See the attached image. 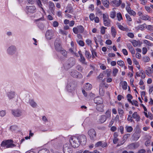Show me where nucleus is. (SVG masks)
<instances>
[{"mask_svg": "<svg viewBox=\"0 0 153 153\" xmlns=\"http://www.w3.org/2000/svg\"><path fill=\"white\" fill-rule=\"evenodd\" d=\"M89 18L91 20L93 21L95 18L94 15L93 13H91L89 15Z\"/></svg>", "mask_w": 153, "mask_h": 153, "instance_id": "6e6d98bb", "label": "nucleus"}, {"mask_svg": "<svg viewBox=\"0 0 153 153\" xmlns=\"http://www.w3.org/2000/svg\"><path fill=\"white\" fill-rule=\"evenodd\" d=\"M17 49L16 46L11 45L9 47L7 50V53L10 55H13L16 52Z\"/></svg>", "mask_w": 153, "mask_h": 153, "instance_id": "1a4fd4ad", "label": "nucleus"}, {"mask_svg": "<svg viewBox=\"0 0 153 153\" xmlns=\"http://www.w3.org/2000/svg\"><path fill=\"white\" fill-rule=\"evenodd\" d=\"M118 70L116 68H114L113 69V71L112 72V74L114 76H115L117 73H118Z\"/></svg>", "mask_w": 153, "mask_h": 153, "instance_id": "a19ab883", "label": "nucleus"}, {"mask_svg": "<svg viewBox=\"0 0 153 153\" xmlns=\"http://www.w3.org/2000/svg\"><path fill=\"white\" fill-rule=\"evenodd\" d=\"M118 111L119 113L121 115L120 116H122L124 113L123 110L121 108H119Z\"/></svg>", "mask_w": 153, "mask_h": 153, "instance_id": "338daca9", "label": "nucleus"}, {"mask_svg": "<svg viewBox=\"0 0 153 153\" xmlns=\"http://www.w3.org/2000/svg\"><path fill=\"white\" fill-rule=\"evenodd\" d=\"M53 26L54 27H56L58 26L59 23L57 21H55L53 22Z\"/></svg>", "mask_w": 153, "mask_h": 153, "instance_id": "69168bd1", "label": "nucleus"}, {"mask_svg": "<svg viewBox=\"0 0 153 153\" xmlns=\"http://www.w3.org/2000/svg\"><path fill=\"white\" fill-rule=\"evenodd\" d=\"M107 119L105 117V115H102L100 117V119H99V122L101 123H102L105 122Z\"/></svg>", "mask_w": 153, "mask_h": 153, "instance_id": "5701e85b", "label": "nucleus"}, {"mask_svg": "<svg viewBox=\"0 0 153 153\" xmlns=\"http://www.w3.org/2000/svg\"><path fill=\"white\" fill-rule=\"evenodd\" d=\"M82 93L85 97L89 99L93 98L95 96V94L91 92L87 93L84 89L82 90Z\"/></svg>", "mask_w": 153, "mask_h": 153, "instance_id": "f3484780", "label": "nucleus"}, {"mask_svg": "<svg viewBox=\"0 0 153 153\" xmlns=\"http://www.w3.org/2000/svg\"><path fill=\"white\" fill-rule=\"evenodd\" d=\"M118 27L120 30L123 31L127 32L128 30V28L124 27L121 25L119 24L118 25Z\"/></svg>", "mask_w": 153, "mask_h": 153, "instance_id": "c756f323", "label": "nucleus"}, {"mask_svg": "<svg viewBox=\"0 0 153 153\" xmlns=\"http://www.w3.org/2000/svg\"><path fill=\"white\" fill-rule=\"evenodd\" d=\"M70 74L72 77L75 78H81L82 77V74L76 70H72Z\"/></svg>", "mask_w": 153, "mask_h": 153, "instance_id": "ddd939ff", "label": "nucleus"}, {"mask_svg": "<svg viewBox=\"0 0 153 153\" xmlns=\"http://www.w3.org/2000/svg\"><path fill=\"white\" fill-rule=\"evenodd\" d=\"M85 55L86 57L88 58H90L91 57V55L90 52L86 50L85 51Z\"/></svg>", "mask_w": 153, "mask_h": 153, "instance_id": "c03bdc74", "label": "nucleus"}, {"mask_svg": "<svg viewBox=\"0 0 153 153\" xmlns=\"http://www.w3.org/2000/svg\"><path fill=\"white\" fill-rule=\"evenodd\" d=\"M6 114L5 111L2 110L0 111V116L1 117H4Z\"/></svg>", "mask_w": 153, "mask_h": 153, "instance_id": "603ef678", "label": "nucleus"}, {"mask_svg": "<svg viewBox=\"0 0 153 153\" xmlns=\"http://www.w3.org/2000/svg\"><path fill=\"white\" fill-rule=\"evenodd\" d=\"M94 100L95 103L97 104V105L102 104L103 103V100L100 97L98 96L95 97L94 99Z\"/></svg>", "mask_w": 153, "mask_h": 153, "instance_id": "a211bd4d", "label": "nucleus"}, {"mask_svg": "<svg viewBox=\"0 0 153 153\" xmlns=\"http://www.w3.org/2000/svg\"><path fill=\"white\" fill-rule=\"evenodd\" d=\"M25 10L27 14H30L36 12V8L34 6H27Z\"/></svg>", "mask_w": 153, "mask_h": 153, "instance_id": "423d86ee", "label": "nucleus"}, {"mask_svg": "<svg viewBox=\"0 0 153 153\" xmlns=\"http://www.w3.org/2000/svg\"><path fill=\"white\" fill-rule=\"evenodd\" d=\"M77 43L79 44V45L81 46H83L84 45V43L82 40H77Z\"/></svg>", "mask_w": 153, "mask_h": 153, "instance_id": "3c124183", "label": "nucleus"}, {"mask_svg": "<svg viewBox=\"0 0 153 153\" xmlns=\"http://www.w3.org/2000/svg\"><path fill=\"white\" fill-rule=\"evenodd\" d=\"M146 28L148 30H153V26L151 25H146Z\"/></svg>", "mask_w": 153, "mask_h": 153, "instance_id": "de8ad7c7", "label": "nucleus"}, {"mask_svg": "<svg viewBox=\"0 0 153 153\" xmlns=\"http://www.w3.org/2000/svg\"><path fill=\"white\" fill-rule=\"evenodd\" d=\"M140 18L144 20H148L149 18V17L147 15H143Z\"/></svg>", "mask_w": 153, "mask_h": 153, "instance_id": "58836bf2", "label": "nucleus"}, {"mask_svg": "<svg viewBox=\"0 0 153 153\" xmlns=\"http://www.w3.org/2000/svg\"><path fill=\"white\" fill-rule=\"evenodd\" d=\"M111 111L109 110H108L106 112L105 116L107 119H108L111 116Z\"/></svg>", "mask_w": 153, "mask_h": 153, "instance_id": "f704fd0d", "label": "nucleus"}, {"mask_svg": "<svg viewBox=\"0 0 153 153\" xmlns=\"http://www.w3.org/2000/svg\"><path fill=\"white\" fill-rule=\"evenodd\" d=\"M102 19L103 24L105 26L109 27L111 26V20L109 18L107 14H103Z\"/></svg>", "mask_w": 153, "mask_h": 153, "instance_id": "39448f33", "label": "nucleus"}, {"mask_svg": "<svg viewBox=\"0 0 153 153\" xmlns=\"http://www.w3.org/2000/svg\"><path fill=\"white\" fill-rule=\"evenodd\" d=\"M90 140L92 141H94L97 139V133L95 130L91 128L89 129L88 132Z\"/></svg>", "mask_w": 153, "mask_h": 153, "instance_id": "20e7f679", "label": "nucleus"}, {"mask_svg": "<svg viewBox=\"0 0 153 153\" xmlns=\"http://www.w3.org/2000/svg\"><path fill=\"white\" fill-rule=\"evenodd\" d=\"M61 50L59 51L61 53L64 57H66L67 54V51L63 48Z\"/></svg>", "mask_w": 153, "mask_h": 153, "instance_id": "e433bc0d", "label": "nucleus"}, {"mask_svg": "<svg viewBox=\"0 0 153 153\" xmlns=\"http://www.w3.org/2000/svg\"><path fill=\"white\" fill-rule=\"evenodd\" d=\"M144 42L149 46H153V44L152 43L146 40H145L144 41Z\"/></svg>", "mask_w": 153, "mask_h": 153, "instance_id": "79ce46f5", "label": "nucleus"}, {"mask_svg": "<svg viewBox=\"0 0 153 153\" xmlns=\"http://www.w3.org/2000/svg\"><path fill=\"white\" fill-rule=\"evenodd\" d=\"M74 33L77 34L78 33H82L84 31V28L82 25L77 26L76 27H74L73 29Z\"/></svg>", "mask_w": 153, "mask_h": 153, "instance_id": "4468645a", "label": "nucleus"}, {"mask_svg": "<svg viewBox=\"0 0 153 153\" xmlns=\"http://www.w3.org/2000/svg\"><path fill=\"white\" fill-rule=\"evenodd\" d=\"M70 142L72 146L74 148L78 147L80 144L77 137L76 136L71 137L70 140Z\"/></svg>", "mask_w": 153, "mask_h": 153, "instance_id": "7ed1b4c3", "label": "nucleus"}, {"mask_svg": "<svg viewBox=\"0 0 153 153\" xmlns=\"http://www.w3.org/2000/svg\"><path fill=\"white\" fill-rule=\"evenodd\" d=\"M146 151L144 149H141L138 150V152L136 153H145Z\"/></svg>", "mask_w": 153, "mask_h": 153, "instance_id": "4d7b16f0", "label": "nucleus"}, {"mask_svg": "<svg viewBox=\"0 0 153 153\" xmlns=\"http://www.w3.org/2000/svg\"><path fill=\"white\" fill-rule=\"evenodd\" d=\"M95 146L97 147L101 146L104 148L107 146V144L106 142L100 141L97 142Z\"/></svg>", "mask_w": 153, "mask_h": 153, "instance_id": "6ab92c4d", "label": "nucleus"}, {"mask_svg": "<svg viewBox=\"0 0 153 153\" xmlns=\"http://www.w3.org/2000/svg\"><path fill=\"white\" fill-rule=\"evenodd\" d=\"M107 29L106 27H105L103 26L102 27L101 29V33L102 34H104L105 32V30Z\"/></svg>", "mask_w": 153, "mask_h": 153, "instance_id": "09e8293b", "label": "nucleus"}, {"mask_svg": "<svg viewBox=\"0 0 153 153\" xmlns=\"http://www.w3.org/2000/svg\"><path fill=\"white\" fill-rule=\"evenodd\" d=\"M125 128L127 131L128 132H131L133 130V128L131 126H126L125 127Z\"/></svg>", "mask_w": 153, "mask_h": 153, "instance_id": "c9c22d12", "label": "nucleus"}, {"mask_svg": "<svg viewBox=\"0 0 153 153\" xmlns=\"http://www.w3.org/2000/svg\"><path fill=\"white\" fill-rule=\"evenodd\" d=\"M7 96L10 99H11L14 97L15 96V92L11 91L7 93Z\"/></svg>", "mask_w": 153, "mask_h": 153, "instance_id": "b1692460", "label": "nucleus"}, {"mask_svg": "<svg viewBox=\"0 0 153 153\" xmlns=\"http://www.w3.org/2000/svg\"><path fill=\"white\" fill-rule=\"evenodd\" d=\"M140 134L138 133H135L133 135V137L134 140H137L140 138Z\"/></svg>", "mask_w": 153, "mask_h": 153, "instance_id": "cd10ccee", "label": "nucleus"}, {"mask_svg": "<svg viewBox=\"0 0 153 153\" xmlns=\"http://www.w3.org/2000/svg\"><path fill=\"white\" fill-rule=\"evenodd\" d=\"M68 91L71 93H74L75 92V87L73 82H69L67 86Z\"/></svg>", "mask_w": 153, "mask_h": 153, "instance_id": "9b49d317", "label": "nucleus"}, {"mask_svg": "<svg viewBox=\"0 0 153 153\" xmlns=\"http://www.w3.org/2000/svg\"><path fill=\"white\" fill-rule=\"evenodd\" d=\"M139 116V115L137 114V113L136 112H134L132 115L134 119H136V118Z\"/></svg>", "mask_w": 153, "mask_h": 153, "instance_id": "774afa93", "label": "nucleus"}, {"mask_svg": "<svg viewBox=\"0 0 153 153\" xmlns=\"http://www.w3.org/2000/svg\"><path fill=\"white\" fill-rule=\"evenodd\" d=\"M117 17L119 21L123 19L122 15L120 13H117Z\"/></svg>", "mask_w": 153, "mask_h": 153, "instance_id": "49530a36", "label": "nucleus"}, {"mask_svg": "<svg viewBox=\"0 0 153 153\" xmlns=\"http://www.w3.org/2000/svg\"><path fill=\"white\" fill-rule=\"evenodd\" d=\"M54 45L56 51L59 52L62 49L61 46V42L59 39H57L54 42Z\"/></svg>", "mask_w": 153, "mask_h": 153, "instance_id": "f8f14e48", "label": "nucleus"}, {"mask_svg": "<svg viewBox=\"0 0 153 153\" xmlns=\"http://www.w3.org/2000/svg\"><path fill=\"white\" fill-rule=\"evenodd\" d=\"M150 60V58L148 56H145L143 58V61L144 62H148Z\"/></svg>", "mask_w": 153, "mask_h": 153, "instance_id": "e2e57ef3", "label": "nucleus"}, {"mask_svg": "<svg viewBox=\"0 0 153 153\" xmlns=\"http://www.w3.org/2000/svg\"><path fill=\"white\" fill-rule=\"evenodd\" d=\"M111 33L112 36L114 38L116 36L117 32L114 27H111Z\"/></svg>", "mask_w": 153, "mask_h": 153, "instance_id": "2f4dec72", "label": "nucleus"}, {"mask_svg": "<svg viewBox=\"0 0 153 153\" xmlns=\"http://www.w3.org/2000/svg\"><path fill=\"white\" fill-rule=\"evenodd\" d=\"M12 114L15 117H19L25 115L24 112L19 109L12 110Z\"/></svg>", "mask_w": 153, "mask_h": 153, "instance_id": "0eeeda50", "label": "nucleus"}, {"mask_svg": "<svg viewBox=\"0 0 153 153\" xmlns=\"http://www.w3.org/2000/svg\"><path fill=\"white\" fill-rule=\"evenodd\" d=\"M120 85H122V88L123 90H126L127 87V84L126 81H121L120 83Z\"/></svg>", "mask_w": 153, "mask_h": 153, "instance_id": "4be33fe9", "label": "nucleus"}, {"mask_svg": "<svg viewBox=\"0 0 153 153\" xmlns=\"http://www.w3.org/2000/svg\"><path fill=\"white\" fill-rule=\"evenodd\" d=\"M38 153H49V151L47 149H43L39 151Z\"/></svg>", "mask_w": 153, "mask_h": 153, "instance_id": "ea45409f", "label": "nucleus"}, {"mask_svg": "<svg viewBox=\"0 0 153 153\" xmlns=\"http://www.w3.org/2000/svg\"><path fill=\"white\" fill-rule=\"evenodd\" d=\"M116 12L115 11H113L111 12L110 16L111 18L114 19L116 16Z\"/></svg>", "mask_w": 153, "mask_h": 153, "instance_id": "a18cd8bd", "label": "nucleus"}, {"mask_svg": "<svg viewBox=\"0 0 153 153\" xmlns=\"http://www.w3.org/2000/svg\"><path fill=\"white\" fill-rule=\"evenodd\" d=\"M38 26L41 30H42L44 28V25L42 23H39L38 24Z\"/></svg>", "mask_w": 153, "mask_h": 153, "instance_id": "5fc2aeb1", "label": "nucleus"}, {"mask_svg": "<svg viewBox=\"0 0 153 153\" xmlns=\"http://www.w3.org/2000/svg\"><path fill=\"white\" fill-rule=\"evenodd\" d=\"M131 42L134 47H136L138 45L140 46L141 45L140 42H138L135 40H133Z\"/></svg>", "mask_w": 153, "mask_h": 153, "instance_id": "7c9ffc66", "label": "nucleus"}, {"mask_svg": "<svg viewBox=\"0 0 153 153\" xmlns=\"http://www.w3.org/2000/svg\"><path fill=\"white\" fill-rule=\"evenodd\" d=\"M60 32L63 35H67L68 33L66 31L63 30H60Z\"/></svg>", "mask_w": 153, "mask_h": 153, "instance_id": "680f3d73", "label": "nucleus"}, {"mask_svg": "<svg viewBox=\"0 0 153 153\" xmlns=\"http://www.w3.org/2000/svg\"><path fill=\"white\" fill-rule=\"evenodd\" d=\"M77 70L79 71H82L83 70V68L80 65H78L76 67Z\"/></svg>", "mask_w": 153, "mask_h": 153, "instance_id": "13d9d810", "label": "nucleus"}, {"mask_svg": "<svg viewBox=\"0 0 153 153\" xmlns=\"http://www.w3.org/2000/svg\"><path fill=\"white\" fill-rule=\"evenodd\" d=\"M49 8L51 10V12L53 14H54V13L55 5L54 4L53 2L51 1L49 2Z\"/></svg>", "mask_w": 153, "mask_h": 153, "instance_id": "aec40b11", "label": "nucleus"}, {"mask_svg": "<svg viewBox=\"0 0 153 153\" xmlns=\"http://www.w3.org/2000/svg\"><path fill=\"white\" fill-rule=\"evenodd\" d=\"M104 106L103 103L98 104L97 106L96 109L97 110L99 111L103 112L104 111Z\"/></svg>", "mask_w": 153, "mask_h": 153, "instance_id": "412c9836", "label": "nucleus"}, {"mask_svg": "<svg viewBox=\"0 0 153 153\" xmlns=\"http://www.w3.org/2000/svg\"><path fill=\"white\" fill-rule=\"evenodd\" d=\"M37 3L39 7L41 8L42 11H44V10L43 7H42V4L41 1V0H37Z\"/></svg>", "mask_w": 153, "mask_h": 153, "instance_id": "37998d69", "label": "nucleus"}, {"mask_svg": "<svg viewBox=\"0 0 153 153\" xmlns=\"http://www.w3.org/2000/svg\"><path fill=\"white\" fill-rule=\"evenodd\" d=\"M63 151L64 153H72V149L69 143H66L63 145Z\"/></svg>", "mask_w": 153, "mask_h": 153, "instance_id": "9d476101", "label": "nucleus"}, {"mask_svg": "<svg viewBox=\"0 0 153 153\" xmlns=\"http://www.w3.org/2000/svg\"><path fill=\"white\" fill-rule=\"evenodd\" d=\"M117 64L123 67L125 65L124 62L122 61H119L117 62Z\"/></svg>", "mask_w": 153, "mask_h": 153, "instance_id": "8fccbe9b", "label": "nucleus"}, {"mask_svg": "<svg viewBox=\"0 0 153 153\" xmlns=\"http://www.w3.org/2000/svg\"><path fill=\"white\" fill-rule=\"evenodd\" d=\"M13 143V141L12 140H5L2 141L1 146L5 149L13 148L16 146V145Z\"/></svg>", "mask_w": 153, "mask_h": 153, "instance_id": "f03ea898", "label": "nucleus"}, {"mask_svg": "<svg viewBox=\"0 0 153 153\" xmlns=\"http://www.w3.org/2000/svg\"><path fill=\"white\" fill-rule=\"evenodd\" d=\"M29 102L30 105L33 108H35L36 107L37 104L33 100H30Z\"/></svg>", "mask_w": 153, "mask_h": 153, "instance_id": "c85d7f7f", "label": "nucleus"}, {"mask_svg": "<svg viewBox=\"0 0 153 153\" xmlns=\"http://www.w3.org/2000/svg\"><path fill=\"white\" fill-rule=\"evenodd\" d=\"M92 87L91 85L88 83H87L85 86L84 89L87 91H88L91 90L92 88Z\"/></svg>", "mask_w": 153, "mask_h": 153, "instance_id": "bb28decb", "label": "nucleus"}, {"mask_svg": "<svg viewBox=\"0 0 153 153\" xmlns=\"http://www.w3.org/2000/svg\"><path fill=\"white\" fill-rule=\"evenodd\" d=\"M140 146L139 142H136L132 143L128 145L127 147L128 149L130 150L134 149H137Z\"/></svg>", "mask_w": 153, "mask_h": 153, "instance_id": "dca6fc26", "label": "nucleus"}, {"mask_svg": "<svg viewBox=\"0 0 153 153\" xmlns=\"http://www.w3.org/2000/svg\"><path fill=\"white\" fill-rule=\"evenodd\" d=\"M131 103L132 105H134L136 106H138V102L137 101L133 100Z\"/></svg>", "mask_w": 153, "mask_h": 153, "instance_id": "052dcab7", "label": "nucleus"}, {"mask_svg": "<svg viewBox=\"0 0 153 153\" xmlns=\"http://www.w3.org/2000/svg\"><path fill=\"white\" fill-rule=\"evenodd\" d=\"M128 13L130 15H132L134 16H135L136 15L135 12L132 10H131Z\"/></svg>", "mask_w": 153, "mask_h": 153, "instance_id": "864d4df0", "label": "nucleus"}, {"mask_svg": "<svg viewBox=\"0 0 153 153\" xmlns=\"http://www.w3.org/2000/svg\"><path fill=\"white\" fill-rule=\"evenodd\" d=\"M75 63V59L73 57L70 58L64 65V68L65 70H68L74 66Z\"/></svg>", "mask_w": 153, "mask_h": 153, "instance_id": "f257e3e1", "label": "nucleus"}, {"mask_svg": "<svg viewBox=\"0 0 153 153\" xmlns=\"http://www.w3.org/2000/svg\"><path fill=\"white\" fill-rule=\"evenodd\" d=\"M129 136L130 134H127L124 136L123 138V140H122L123 143H121V144H123L125 143Z\"/></svg>", "mask_w": 153, "mask_h": 153, "instance_id": "4c0bfd02", "label": "nucleus"}, {"mask_svg": "<svg viewBox=\"0 0 153 153\" xmlns=\"http://www.w3.org/2000/svg\"><path fill=\"white\" fill-rule=\"evenodd\" d=\"M102 2L105 7L107 8H109V2L108 0H102Z\"/></svg>", "mask_w": 153, "mask_h": 153, "instance_id": "393cba45", "label": "nucleus"}, {"mask_svg": "<svg viewBox=\"0 0 153 153\" xmlns=\"http://www.w3.org/2000/svg\"><path fill=\"white\" fill-rule=\"evenodd\" d=\"M79 61L82 64L87 65V63L85 62V59L84 56L81 57L79 59Z\"/></svg>", "mask_w": 153, "mask_h": 153, "instance_id": "72a5a7b5", "label": "nucleus"}, {"mask_svg": "<svg viewBox=\"0 0 153 153\" xmlns=\"http://www.w3.org/2000/svg\"><path fill=\"white\" fill-rule=\"evenodd\" d=\"M68 10V13H72L73 12V9L72 7H69L67 8Z\"/></svg>", "mask_w": 153, "mask_h": 153, "instance_id": "bf43d9fd", "label": "nucleus"}, {"mask_svg": "<svg viewBox=\"0 0 153 153\" xmlns=\"http://www.w3.org/2000/svg\"><path fill=\"white\" fill-rule=\"evenodd\" d=\"M80 144L82 145H85L87 142V139L85 135L81 134L77 137Z\"/></svg>", "mask_w": 153, "mask_h": 153, "instance_id": "6e6552de", "label": "nucleus"}, {"mask_svg": "<svg viewBox=\"0 0 153 153\" xmlns=\"http://www.w3.org/2000/svg\"><path fill=\"white\" fill-rule=\"evenodd\" d=\"M146 27V24L145 23H144L143 25H139L137 27V28H138V29L140 30H143Z\"/></svg>", "mask_w": 153, "mask_h": 153, "instance_id": "473e14b6", "label": "nucleus"}, {"mask_svg": "<svg viewBox=\"0 0 153 153\" xmlns=\"http://www.w3.org/2000/svg\"><path fill=\"white\" fill-rule=\"evenodd\" d=\"M125 16L127 20L130 22L132 21V19L129 15L128 14H126Z\"/></svg>", "mask_w": 153, "mask_h": 153, "instance_id": "0e129e2a", "label": "nucleus"}, {"mask_svg": "<svg viewBox=\"0 0 153 153\" xmlns=\"http://www.w3.org/2000/svg\"><path fill=\"white\" fill-rule=\"evenodd\" d=\"M112 3L114 4L115 6H119L121 3V1H118V0H113L112 1Z\"/></svg>", "mask_w": 153, "mask_h": 153, "instance_id": "a878e982", "label": "nucleus"}, {"mask_svg": "<svg viewBox=\"0 0 153 153\" xmlns=\"http://www.w3.org/2000/svg\"><path fill=\"white\" fill-rule=\"evenodd\" d=\"M45 36L48 40H51L54 38V33L53 31L51 30H48L46 32Z\"/></svg>", "mask_w": 153, "mask_h": 153, "instance_id": "2eb2a0df", "label": "nucleus"}]
</instances>
